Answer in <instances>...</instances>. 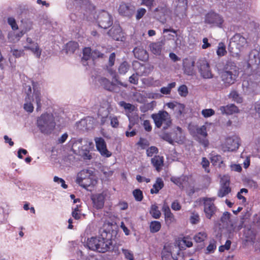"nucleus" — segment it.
Returning a JSON list of instances; mask_svg holds the SVG:
<instances>
[{"mask_svg": "<svg viewBox=\"0 0 260 260\" xmlns=\"http://www.w3.org/2000/svg\"><path fill=\"white\" fill-rule=\"evenodd\" d=\"M139 75L137 73L133 74L129 77V82L134 85H137L139 83Z\"/></svg>", "mask_w": 260, "mask_h": 260, "instance_id": "47", "label": "nucleus"}, {"mask_svg": "<svg viewBox=\"0 0 260 260\" xmlns=\"http://www.w3.org/2000/svg\"><path fill=\"white\" fill-rule=\"evenodd\" d=\"M216 53L219 56H223L226 53L225 46L223 43H219Z\"/></svg>", "mask_w": 260, "mask_h": 260, "instance_id": "41", "label": "nucleus"}, {"mask_svg": "<svg viewBox=\"0 0 260 260\" xmlns=\"http://www.w3.org/2000/svg\"><path fill=\"white\" fill-rule=\"evenodd\" d=\"M150 214L153 218L155 219H158L161 216V213L158 210V207L156 205H152L151 206L150 210Z\"/></svg>", "mask_w": 260, "mask_h": 260, "instance_id": "34", "label": "nucleus"}, {"mask_svg": "<svg viewBox=\"0 0 260 260\" xmlns=\"http://www.w3.org/2000/svg\"><path fill=\"white\" fill-rule=\"evenodd\" d=\"M78 43L75 41H70L66 44L65 50L67 53L73 54L78 48Z\"/></svg>", "mask_w": 260, "mask_h": 260, "instance_id": "29", "label": "nucleus"}, {"mask_svg": "<svg viewBox=\"0 0 260 260\" xmlns=\"http://www.w3.org/2000/svg\"><path fill=\"white\" fill-rule=\"evenodd\" d=\"M145 130L148 132H150L152 131V126L150 124L149 120H145L142 124Z\"/></svg>", "mask_w": 260, "mask_h": 260, "instance_id": "60", "label": "nucleus"}, {"mask_svg": "<svg viewBox=\"0 0 260 260\" xmlns=\"http://www.w3.org/2000/svg\"><path fill=\"white\" fill-rule=\"evenodd\" d=\"M81 155L85 160H90L92 158V156L88 149L83 150Z\"/></svg>", "mask_w": 260, "mask_h": 260, "instance_id": "56", "label": "nucleus"}, {"mask_svg": "<svg viewBox=\"0 0 260 260\" xmlns=\"http://www.w3.org/2000/svg\"><path fill=\"white\" fill-rule=\"evenodd\" d=\"M119 14L128 18H131L135 11V7L131 3H121L118 8Z\"/></svg>", "mask_w": 260, "mask_h": 260, "instance_id": "12", "label": "nucleus"}, {"mask_svg": "<svg viewBox=\"0 0 260 260\" xmlns=\"http://www.w3.org/2000/svg\"><path fill=\"white\" fill-rule=\"evenodd\" d=\"M108 34L113 40L119 41L121 37V29L120 26L119 25L113 26L108 31Z\"/></svg>", "mask_w": 260, "mask_h": 260, "instance_id": "25", "label": "nucleus"}, {"mask_svg": "<svg viewBox=\"0 0 260 260\" xmlns=\"http://www.w3.org/2000/svg\"><path fill=\"white\" fill-rule=\"evenodd\" d=\"M202 114L205 118L209 117L215 114V111L212 109H205L202 111Z\"/></svg>", "mask_w": 260, "mask_h": 260, "instance_id": "48", "label": "nucleus"}, {"mask_svg": "<svg viewBox=\"0 0 260 260\" xmlns=\"http://www.w3.org/2000/svg\"><path fill=\"white\" fill-rule=\"evenodd\" d=\"M216 248L215 242L214 241L212 243L210 242L207 247V250L208 253H213Z\"/></svg>", "mask_w": 260, "mask_h": 260, "instance_id": "64", "label": "nucleus"}, {"mask_svg": "<svg viewBox=\"0 0 260 260\" xmlns=\"http://www.w3.org/2000/svg\"><path fill=\"white\" fill-rule=\"evenodd\" d=\"M111 125L114 128H117L119 126V121L116 116L110 117Z\"/></svg>", "mask_w": 260, "mask_h": 260, "instance_id": "61", "label": "nucleus"}, {"mask_svg": "<svg viewBox=\"0 0 260 260\" xmlns=\"http://www.w3.org/2000/svg\"><path fill=\"white\" fill-rule=\"evenodd\" d=\"M171 208L173 210L179 211L181 209V206L177 200H175L172 203Z\"/></svg>", "mask_w": 260, "mask_h": 260, "instance_id": "62", "label": "nucleus"}, {"mask_svg": "<svg viewBox=\"0 0 260 260\" xmlns=\"http://www.w3.org/2000/svg\"><path fill=\"white\" fill-rule=\"evenodd\" d=\"M106 194L103 192L96 193L91 196V200L92 202L93 207L96 209H101L104 207Z\"/></svg>", "mask_w": 260, "mask_h": 260, "instance_id": "15", "label": "nucleus"}, {"mask_svg": "<svg viewBox=\"0 0 260 260\" xmlns=\"http://www.w3.org/2000/svg\"><path fill=\"white\" fill-rule=\"evenodd\" d=\"M137 145L144 149L149 145V142L146 139L140 138Z\"/></svg>", "mask_w": 260, "mask_h": 260, "instance_id": "43", "label": "nucleus"}, {"mask_svg": "<svg viewBox=\"0 0 260 260\" xmlns=\"http://www.w3.org/2000/svg\"><path fill=\"white\" fill-rule=\"evenodd\" d=\"M221 113L223 115H232L239 112L238 108L234 104H229L225 106H221L219 108Z\"/></svg>", "mask_w": 260, "mask_h": 260, "instance_id": "23", "label": "nucleus"}, {"mask_svg": "<svg viewBox=\"0 0 260 260\" xmlns=\"http://www.w3.org/2000/svg\"><path fill=\"white\" fill-rule=\"evenodd\" d=\"M210 157L211 161L213 165H219L221 167V164H223V160L221 156L219 154H215L212 153Z\"/></svg>", "mask_w": 260, "mask_h": 260, "instance_id": "33", "label": "nucleus"}, {"mask_svg": "<svg viewBox=\"0 0 260 260\" xmlns=\"http://www.w3.org/2000/svg\"><path fill=\"white\" fill-rule=\"evenodd\" d=\"M178 91L179 94L182 97H186L188 93L187 87L186 85L184 84L181 85L179 87Z\"/></svg>", "mask_w": 260, "mask_h": 260, "instance_id": "42", "label": "nucleus"}, {"mask_svg": "<svg viewBox=\"0 0 260 260\" xmlns=\"http://www.w3.org/2000/svg\"><path fill=\"white\" fill-rule=\"evenodd\" d=\"M207 237V234L205 232H201L197 234L193 239L197 243H201L205 241Z\"/></svg>", "mask_w": 260, "mask_h": 260, "instance_id": "36", "label": "nucleus"}, {"mask_svg": "<svg viewBox=\"0 0 260 260\" xmlns=\"http://www.w3.org/2000/svg\"><path fill=\"white\" fill-rule=\"evenodd\" d=\"M34 96L35 101L37 104L36 111L37 112L41 111L42 104H41V94L39 90H36L34 89Z\"/></svg>", "mask_w": 260, "mask_h": 260, "instance_id": "32", "label": "nucleus"}, {"mask_svg": "<svg viewBox=\"0 0 260 260\" xmlns=\"http://www.w3.org/2000/svg\"><path fill=\"white\" fill-rule=\"evenodd\" d=\"M72 215L76 220L80 219L81 214L80 213L78 205L76 206V207L72 211Z\"/></svg>", "mask_w": 260, "mask_h": 260, "instance_id": "59", "label": "nucleus"}, {"mask_svg": "<svg viewBox=\"0 0 260 260\" xmlns=\"http://www.w3.org/2000/svg\"><path fill=\"white\" fill-rule=\"evenodd\" d=\"M8 22L11 26L13 30H17L18 29V26L16 23L15 19L13 17H9L8 19Z\"/></svg>", "mask_w": 260, "mask_h": 260, "instance_id": "55", "label": "nucleus"}, {"mask_svg": "<svg viewBox=\"0 0 260 260\" xmlns=\"http://www.w3.org/2000/svg\"><path fill=\"white\" fill-rule=\"evenodd\" d=\"M161 227L160 222L157 220L152 221L149 223V230L151 233H156L159 232Z\"/></svg>", "mask_w": 260, "mask_h": 260, "instance_id": "31", "label": "nucleus"}, {"mask_svg": "<svg viewBox=\"0 0 260 260\" xmlns=\"http://www.w3.org/2000/svg\"><path fill=\"white\" fill-rule=\"evenodd\" d=\"M90 57L92 58V51L90 47H85L83 50L82 59L88 60Z\"/></svg>", "mask_w": 260, "mask_h": 260, "instance_id": "40", "label": "nucleus"}, {"mask_svg": "<svg viewBox=\"0 0 260 260\" xmlns=\"http://www.w3.org/2000/svg\"><path fill=\"white\" fill-rule=\"evenodd\" d=\"M176 82H173L168 84L167 86L162 87L160 88V91L164 94H169L171 93V89L176 86Z\"/></svg>", "mask_w": 260, "mask_h": 260, "instance_id": "35", "label": "nucleus"}, {"mask_svg": "<svg viewBox=\"0 0 260 260\" xmlns=\"http://www.w3.org/2000/svg\"><path fill=\"white\" fill-rule=\"evenodd\" d=\"M215 199L214 198H205L203 199L204 211L208 219H211L217 211V207L214 203Z\"/></svg>", "mask_w": 260, "mask_h": 260, "instance_id": "9", "label": "nucleus"}, {"mask_svg": "<svg viewBox=\"0 0 260 260\" xmlns=\"http://www.w3.org/2000/svg\"><path fill=\"white\" fill-rule=\"evenodd\" d=\"M98 243V237H91L87 239L86 242V246L87 247L92 250L97 251Z\"/></svg>", "mask_w": 260, "mask_h": 260, "instance_id": "30", "label": "nucleus"}, {"mask_svg": "<svg viewBox=\"0 0 260 260\" xmlns=\"http://www.w3.org/2000/svg\"><path fill=\"white\" fill-rule=\"evenodd\" d=\"M112 234L104 230L98 237L97 251L105 253L113 249Z\"/></svg>", "mask_w": 260, "mask_h": 260, "instance_id": "4", "label": "nucleus"}, {"mask_svg": "<svg viewBox=\"0 0 260 260\" xmlns=\"http://www.w3.org/2000/svg\"><path fill=\"white\" fill-rule=\"evenodd\" d=\"M158 152V148L155 146H151L146 150V153L148 156L151 157L154 154H157Z\"/></svg>", "mask_w": 260, "mask_h": 260, "instance_id": "49", "label": "nucleus"}, {"mask_svg": "<svg viewBox=\"0 0 260 260\" xmlns=\"http://www.w3.org/2000/svg\"><path fill=\"white\" fill-rule=\"evenodd\" d=\"M151 163L155 169L160 171L164 165V157L159 155H155L151 158Z\"/></svg>", "mask_w": 260, "mask_h": 260, "instance_id": "27", "label": "nucleus"}, {"mask_svg": "<svg viewBox=\"0 0 260 260\" xmlns=\"http://www.w3.org/2000/svg\"><path fill=\"white\" fill-rule=\"evenodd\" d=\"M76 182L83 188L87 189L88 187L94 186L97 183V180L92 170L83 169L78 173Z\"/></svg>", "mask_w": 260, "mask_h": 260, "instance_id": "3", "label": "nucleus"}, {"mask_svg": "<svg viewBox=\"0 0 260 260\" xmlns=\"http://www.w3.org/2000/svg\"><path fill=\"white\" fill-rule=\"evenodd\" d=\"M104 56V54L98 49H94L92 51V58L93 60L98 58H103Z\"/></svg>", "mask_w": 260, "mask_h": 260, "instance_id": "45", "label": "nucleus"}, {"mask_svg": "<svg viewBox=\"0 0 260 260\" xmlns=\"http://www.w3.org/2000/svg\"><path fill=\"white\" fill-rule=\"evenodd\" d=\"M116 59V54L114 52L111 53L109 56L108 62L107 64L106 65V69L108 73L113 75L115 74V71L112 69V67L114 65Z\"/></svg>", "mask_w": 260, "mask_h": 260, "instance_id": "26", "label": "nucleus"}, {"mask_svg": "<svg viewBox=\"0 0 260 260\" xmlns=\"http://www.w3.org/2000/svg\"><path fill=\"white\" fill-rule=\"evenodd\" d=\"M230 180H222L220 188L217 192V196L219 198H223L231 192V188L230 186Z\"/></svg>", "mask_w": 260, "mask_h": 260, "instance_id": "18", "label": "nucleus"}, {"mask_svg": "<svg viewBox=\"0 0 260 260\" xmlns=\"http://www.w3.org/2000/svg\"><path fill=\"white\" fill-rule=\"evenodd\" d=\"M24 110L29 112L31 113L34 111V106L31 103H26L24 104Z\"/></svg>", "mask_w": 260, "mask_h": 260, "instance_id": "63", "label": "nucleus"}, {"mask_svg": "<svg viewBox=\"0 0 260 260\" xmlns=\"http://www.w3.org/2000/svg\"><path fill=\"white\" fill-rule=\"evenodd\" d=\"M146 13V10L143 8H139L137 10L136 18L137 20H140L142 18Z\"/></svg>", "mask_w": 260, "mask_h": 260, "instance_id": "52", "label": "nucleus"}, {"mask_svg": "<svg viewBox=\"0 0 260 260\" xmlns=\"http://www.w3.org/2000/svg\"><path fill=\"white\" fill-rule=\"evenodd\" d=\"M239 68L232 61H228L220 73V78L225 87L234 84L239 76Z\"/></svg>", "mask_w": 260, "mask_h": 260, "instance_id": "1", "label": "nucleus"}, {"mask_svg": "<svg viewBox=\"0 0 260 260\" xmlns=\"http://www.w3.org/2000/svg\"><path fill=\"white\" fill-rule=\"evenodd\" d=\"M129 66L127 62L123 61L119 66L118 72L120 74H125L128 70Z\"/></svg>", "mask_w": 260, "mask_h": 260, "instance_id": "39", "label": "nucleus"}, {"mask_svg": "<svg viewBox=\"0 0 260 260\" xmlns=\"http://www.w3.org/2000/svg\"><path fill=\"white\" fill-rule=\"evenodd\" d=\"M195 61L192 59L186 58L183 62L184 73L188 76H193L196 74L194 69Z\"/></svg>", "mask_w": 260, "mask_h": 260, "instance_id": "16", "label": "nucleus"}, {"mask_svg": "<svg viewBox=\"0 0 260 260\" xmlns=\"http://www.w3.org/2000/svg\"><path fill=\"white\" fill-rule=\"evenodd\" d=\"M197 67L201 76L204 79L213 77L209 63L205 58H200L197 61Z\"/></svg>", "mask_w": 260, "mask_h": 260, "instance_id": "7", "label": "nucleus"}, {"mask_svg": "<svg viewBox=\"0 0 260 260\" xmlns=\"http://www.w3.org/2000/svg\"><path fill=\"white\" fill-rule=\"evenodd\" d=\"M135 57L138 59L144 61L148 58V54L146 50L142 48L137 47L133 50Z\"/></svg>", "mask_w": 260, "mask_h": 260, "instance_id": "24", "label": "nucleus"}, {"mask_svg": "<svg viewBox=\"0 0 260 260\" xmlns=\"http://www.w3.org/2000/svg\"><path fill=\"white\" fill-rule=\"evenodd\" d=\"M230 95L237 103H241L242 99L239 96V94L236 91H233L230 93Z\"/></svg>", "mask_w": 260, "mask_h": 260, "instance_id": "57", "label": "nucleus"}, {"mask_svg": "<svg viewBox=\"0 0 260 260\" xmlns=\"http://www.w3.org/2000/svg\"><path fill=\"white\" fill-rule=\"evenodd\" d=\"M230 43L240 50L246 45L247 40L240 34L237 33L231 39Z\"/></svg>", "mask_w": 260, "mask_h": 260, "instance_id": "17", "label": "nucleus"}, {"mask_svg": "<svg viewBox=\"0 0 260 260\" xmlns=\"http://www.w3.org/2000/svg\"><path fill=\"white\" fill-rule=\"evenodd\" d=\"M133 195L136 201L141 202L143 199V194L140 189H136L133 191Z\"/></svg>", "mask_w": 260, "mask_h": 260, "instance_id": "38", "label": "nucleus"}, {"mask_svg": "<svg viewBox=\"0 0 260 260\" xmlns=\"http://www.w3.org/2000/svg\"><path fill=\"white\" fill-rule=\"evenodd\" d=\"M240 142V138L236 135L227 137L221 145V148L224 152L235 151L239 148Z\"/></svg>", "mask_w": 260, "mask_h": 260, "instance_id": "6", "label": "nucleus"}, {"mask_svg": "<svg viewBox=\"0 0 260 260\" xmlns=\"http://www.w3.org/2000/svg\"><path fill=\"white\" fill-rule=\"evenodd\" d=\"M223 22L224 20L222 16L214 12H209L205 16V22L206 23L214 24L221 27Z\"/></svg>", "mask_w": 260, "mask_h": 260, "instance_id": "11", "label": "nucleus"}, {"mask_svg": "<svg viewBox=\"0 0 260 260\" xmlns=\"http://www.w3.org/2000/svg\"><path fill=\"white\" fill-rule=\"evenodd\" d=\"M231 241L230 240H227L224 245H221L219 247V251L221 252H224L225 250H229L231 247Z\"/></svg>", "mask_w": 260, "mask_h": 260, "instance_id": "50", "label": "nucleus"}, {"mask_svg": "<svg viewBox=\"0 0 260 260\" xmlns=\"http://www.w3.org/2000/svg\"><path fill=\"white\" fill-rule=\"evenodd\" d=\"M37 125L42 133L51 134L56 126V122L53 114L47 112L42 114L37 118Z\"/></svg>", "mask_w": 260, "mask_h": 260, "instance_id": "2", "label": "nucleus"}, {"mask_svg": "<svg viewBox=\"0 0 260 260\" xmlns=\"http://www.w3.org/2000/svg\"><path fill=\"white\" fill-rule=\"evenodd\" d=\"M187 9V0H178V3L175 9L176 16L180 18H184L186 16Z\"/></svg>", "mask_w": 260, "mask_h": 260, "instance_id": "14", "label": "nucleus"}, {"mask_svg": "<svg viewBox=\"0 0 260 260\" xmlns=\"http://www.w3.org/2000/svg\"><path fill=\"white\" fill-rule=\"evenodd\" d=\"M94 141L97 150L101 155L106 157L111 156V153L107 148V145L105 140L102 137H96Z\"/></svg>", "mask_w": 260, "mask_h": 260, "instance_id": "13", "label": "nucleus"}, {"mask_svg": "<svg viewBox=\"0 0 260 260\" xmlns=\"http://www.w3.org/2000/svg\"><path fill=\"white\" fill-rule=\"evenodd\" d=\"M165 44V40L151 43L149 46L151 52L156 55H159L161 53L162 48Z\"/></svg>", "mask_w": 260, "mask_h": 260, "instance_id": "20", "label": "nucleus"}, {"mask_svg": "<svg viewBox=\"0 0 260 260\" xmlns=\"http://www.w3.org/2000/svg\"><path fill=\"white\" fill-rule=\"evenodd\" d=\"M141 5L147 7L148 9H151L153 6L154 0H141Z\"/></svg>", "mask_w": 260, "mask_h": 260, "instance_id": "54", "label": "nucleus"}, {"mask_svg": "<svg viewBox=\"0 0 260 260\" xmlns=\"http://www.w3.org/2000/svg\"><path fill=\"white\" fill-rule=\"evenodd\" d=\"M201 165L205 171L207 173H209L210 170L208 167L209 166L210 162L206 157H204L202 158Z\"/></svg>", "mask_w": 260, "mask_h": 260, "instance_id": "51", "label": "nucleus"}, {"mask_svg": "<svg viewBox=\"0 0 260 260\" xmlns=\"http://www.w3.org/2000/svg\"><path fill=\"white\" fill-rule=\"evenodd\" d=\"M194 129V133L197 137V140L204 147H207L209 146V142L207 139L208 133L206 126L205 125L200 127L196 126Z\"/></svg>", "mask_w": 260, "mask_h": 260, "instance_id": "10", "label": "nucleus"}, {"mask_svg": "<svg viewBox=\"0 0 260 260\" xmlns=\"http://www.w3.org/2000/svg\"><path fill=\"white\" fill-rule=\"evenodd\" d=\"M96 21L99 26L104 29H107L113 24L112 16L104 10L99 13Z\"/></svg>", "mask_w": 260, "mask_h": 260, "instance_id": "8", "label": "nucleus"}, {"mask_svg": "<svg viewBox=\"0 0 260 260\" xmlns=\"http://www.w3.org/2000/svg\"><path fill=\"white\" fill-rule=\"evenodd\" d=\"M154 121L155 126L160 128L164 124V129L168 128L172 124L170 116L166 111H159L157 113L152 114L151 116Z\"/></svg>", "mask_w": 260, "mask_h": 260, "instance_id": "5", "label": "nucleus"}, {"mask_svg": "<svg viewBox=\"0 0 260 260\" xmlns=\"http://www.w3.org/2000/svg\"><path fill=\"white\" fill-rule=\"evenodd\" d=\"M247 185L253 189H257L258 188V184L257 182L252 179H247L246 181Z\"/></svg>", "mask_w": 260, "mask_h": 260, "instance_id": "58", "label": "nucleus"}, {"mask_svg": "<svg viewBox=\"0 0 260 260\" xmlns=\"http://www.w3.org/2000/svg\"><path fill=\"white\" fill-rule=\"evenodd\" d=\"M99 82L101 85L106 90L112 92L118 91V87L116 84L110 82L108 79L105 77H102L99 79Z\"/></svg>", "mask_w": 260, "mask_h": 260, "instance_id": "19", "label": "nucleus"}, {"mask_svg": "<svg viewBox=\"0 0 260 260\" xmlns=\"http://www.w3.org/2000/svg\"><path fill=\"white\" fill-rule=\"evenodd\" d=\"M175 133H165L162 138L165 141L168 142L170 144H173L174 141H177V139L174 137Z\"/></svg>", "mask_w": 260, "mask_h": 260, "instance_id": "37", "label": "nucleus"}, {"mask_svg": "<svg viewBox=\"0 0 260 260\" xmlns=\"http://www.w3.org/2000/svg\"><path fill=\"white\" fill-rule=\"evenodd\" d=\"M200 220V216L197 212H193L190 217V221L193 224H197Z\"/></svg>", "mask_w": 260, "mask_h": 260, "instance_id": "44", "label": "nucleus"}, {"mask_svg": "<svg viewBox=\"0 0 260 260\" xmlns=\"http://www.w3.org/2000/svg\"><path fill=\"white\" fill-rule=\"evenodd\" d=\"M162 211L165 215V220L168 226L175 222V218L173 214L168 205H164L162 208Z\"/></svg>", "mask_w": 260, "mask_h": 260, "instance_id": "22", "label": "nucleus"}, {"mask_svg": "<svg viewBox=\"0 0 260 260\" xmlns=\"http://www.w3.org/2000/svg\"><path fill=\"white\" fill-rule=\"evenodd\" d=\"M27 43L32 44L30 46H25L24 48L26 50H30L37 58H40L42 53V50L40 48L37 43H34L30 38L26 39Z\"/></svg>", "mask_w": 260, "mask_h": 260, "instance_id": "21", "label": "nucleus"}, {"mask_svg": "<svg viewBox=\"0 0 260 260\" xmlns=\"http://www.w3.org/2000/svg\"><path fill=\"white\" fill-rule=\"evenodd\" d=\"M164 186V183L162 179L160 177H158L156 178L155 182L153 185L152 188L150 189V193L151 194H157Z\"/></svg>", "mask_w": 260, "mask_h": 260, "instance_id": "28", "label": "nucleus"}, {"mask_svg": "<svg viewBox=\"0 0 260 260\" xmlns=\"http://www.w3.org/2000/svg\"><path fill=\"white\" fill-rule=\"evenodd\" d=\"M171 180L174 184L178 186L180 188L183 187V180L180 177L171 178Z\"/></svg>", "mask_w": 260, "mask_h": 260, "instance_id": "53", "label": "nucleus"}, {"mask_svg": "<svg viewBox=\"0 0 260 260\" xmlns=\"http://www.w3.org/2000/svg\"><path fill=\"white\" fill-rule=\"evenodd\" d=\"M122 252L126 259L128 260H134V254L131 250L126 249H122Z\"/></svg>", "mask_w": 260, "mask_h": 260, "instance_id": "46", "label": "nucleus"}]
</instances>
